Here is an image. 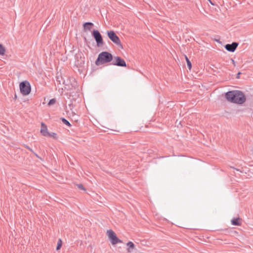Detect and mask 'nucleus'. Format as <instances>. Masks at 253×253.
<instances>
[{"mask_svg":"<svg viewBox=\"0 0 253 253\" xmlns=\"http://www.w3.org/2000/svg\"><path fill=\"white\" fill-rule=\"evenodd\" d=\"M107 35L112 42L118 46H122L121 42L119 38L113 31H108L107 32Z\"/></svg>","mask_w":253,"mask_h":253,"instance_id":"4","label":"nucleus"},{"mask_svg":"<svg viewBox=\"0 0 253 253\" xmlns=\"http://www.w3.org/2000/svg\"><path fill=\"white\" fill-rule=\"evenodd\" d=\"M47 137H51L55 139H58V135L55 132H49Z\"/></svg>","mask_w":253,"mask_h":253,"instance_id":"14","label":"nucleus"},{"mask_svg":"<svg viewBox=\"0 0 253 253\" xmlns=\"http://www.w3.org/2000/svg\"><path fill=\"white\" fill-rule=\"evenodd\" d=\"M19 89L21 94L24 95H28L31 91V87L30 83L27 81L21 82L19 84Z\"/></svg>","mask_w":253,"mask_h":253,"instance_id":"3","label":"nucleus"},{"mask_svg":"<svg viewBox=\"0 0 253 253\" xmlns=\"http://www.w3.org/2000/svg\"><path fill=\"white\" fill-rule=\"evenodd\" d=\"M27 148L29 150H30L31 152H33V150H32V149H31L30 147H29L28 146H27Z\"/></svg>","mask_w":253,"mask_h":253,"instance_id":"19","label":"nucleus"},{"mask_svg":"<svg viewBox=\"0 0 253 253\" xmlns=\"http://www.w3.org/2000/svg\"><path fill=\"white\" fill-rule=\"evenodd\" d=\"M126 246L128 247L127 249V251L128 253L132 252L134 249H135V245L134 243L131 241L128 242L126 244Z\"/></svg>","mask_w":253,"mask_h":253,"instance_id":"11","label":"nucleus"},{"mask_svg":"<svg viewBox=\"0 0 253 253\" xmlns=\"http://www.w3.org/2000/svg\"><path fill=\"white\" fill-rule=\"evenodd\" d=\"M113 60V56L109 52L104 51L100 53L95 61V64L100 66L110 62Z\"/></svg>","mask_w":253,"mask_h":253,"instance_id":"2","label":"nucleus"},{"mask_svg":"<svg viewBox=\"0 0 253 253\" xmlns=\"http://www.w3.org/2000/svg\"><path fill=\"white\" fill-rule=\"evenodd\" d=\"M238 45V43L235 42H233L232 44H227L225 45V49L230 52H234Z\"/></svg>","mask_w":253,"mask_h":253,"instance_id":"9","label":"nucleus"},{"mask_svg":"<svg viewBox=\"0 0 253 253\" xmlns=\"http://www.w3.org/2000/svg\"><path fill=\"white\" fill-rule=\"evenodd\" d=\"M98 46L102 45L103 44V41L100 33L97 30H94L92 33Z\"/></svg>","mask_w":253,"mask_h":253,"instance_id":"6","label":"nucleus"},{"mask_svg":"<svg viewBox=\"0 0 253 253\" xmlns=\"http://www.w3.org/2000/svg\"><path fill=\"white\" fill-rule=\"evenodd\" d=\"M40 129V132L42 134V135L47 137L49 133V131L47 128L46 125L43 123H42Z\"/></svg>","mask_w":253,"mask_h":253,"instance_id":"8","label":"nucleus"},{"mask_svg":"<svg viewBox=\"0 0 253 253\" xmlns=\"http://www.w3.org/2000/svg\"><path fill=\"white\" fill-rule=\"evenodd\" d=\"M185 58L187 64L188 68L189 70H191V69L192 68V64L186 55H185Z\"/></svg>","mask_w":253,"mask_h":253,"instance_id":"15","label":"nucleus"},{"mask_svg":"<svg viewBox=\"0 0 253 253\" xmlns=\"http://www.w3.org/2000/svg\"><path fill=\"white\" fill-rule=\"evenodd\" d=\"M93 26V24L91 22H86L83 24L84 31V32H87L91 30L92 27Z\"/></svg>","mask_w":253,"mask_h":253,"instance_id":"10","label":"nucleus"},{"mask_svg":"<svg viewBox=\"0 0 253 253\" xmlns=\"http://www.w3.org/2000/svg\"><path fill=\"white\" fill-rule=\"evenodd\" d=\"M113 64L114 65L121 66V67H126V65L125 61L119 56H115L114 57Z\"/></svg>","mask_w":253,"mask_h":253,"instance_id":"7","label":"nucleus"},{"mask_svg":"<svg viewBox=\"0 0 253 253\" xmlns=\"http://www.w3.org/2000/svg\"><path fill=\"white\" fill-rule=\"evenodd\" d=\"M6 49L4 46L0 43V55H4L5 53Z\"/></svg>","mask_w":253,"mask_h":253,"instance_id":"13","label":"nucleus"},{"mask_svg":"<svg viewBox=\"0 0 253 253\" xmlns=\"http://www.w3.org/2000/svg\"><path fill=\"white\" fill-rule=\"evenodd\" d=\"M106 233L113 245L121 243L122 242V241L117 237L116 233L113 230H108Z\"/></svg>","mask_w":253,"mask_h":253,"instance_id":"5","label":"nucleus"},{"mask_svg":"<svg viewBox=\"0 0 253 253\" xmlns=\"http://www.w3.org/2000/svg\"><path fill=\"white\" fill-rule=\"evenodd\" d=\"M63 123L65 124L66 125L69 126H71V124H70V123L67 121L66 120V119H62V120Z\"/></svg>","mask_w":253,"mask_h":253,"instance_id":"18","label":"nucleus"},{"mask_svg":"<svg viewBox=\"0 0 253 253\" xmlns=\"http://www.w3.org/2000/svg\"><path fill=\"white\" fill-rule=\"evenodd\" d=\"M62 241L61 239H58V240L57 241V245L56 247V250H60L62 247Z\"/></svg>","mask_w":253,"mask_h":253,"instance_id":"16","label":"nucleus"},{"mask_svg":"<svg viewBox=\"0 0 253 253\" xmlns=\"http://www.w3.org/2000/svg\"><path fill=\"white\" fill-rule=\"evenodd\" d=\"M231 223L233 225L240 226L241 225V221L240 218H235L231 220Z\"/></svg>","mask_w":253,"mask_h":253,"instance_id":"12","label":"nucleus"},{"mask_svg":"<svg viewBox=\"0 0 253 253\" xmlns=\"http://www.w3.org/2000/svg\"><path fill=\"white\" fill-rule=\"evenodd\" d=\"M232 62H233V64H234V65H235V62L234 60H232Z\"/></svg>","mask_w":253,"mask_h":253,"instance_id":"20","label":"nucleus"},{"mask_svg":"<svg viewBox=\"0 0 253 253\" xmlns=\"http://www.w3.org/2000/svg\"><path fill=\"white\" fill-rule=\"evenodd\" d=\"M225 97L228 101L239 104H243L246 101L244 94L238 90H232L226 92Z\"/></svg>","mask_w":253,"mask_h":253,"instance_id":"1","label":"nucleus"},{"mask_svg":"<svg viewBox=\"0 0 253 253\" xmlns=\"http://www.w3.org/2000/svg\"><path fill=\"white\" fill-rule=\"evenodd\" d=\"M35 155L37 157H38V155H37V154H35Z\"/></svg>","mask_w":253,"mask_h":253,"instance_id":"21","label":"nucleus"},{"mask_svg":"<svg viewBox=\"0 0 253 253\" xmlns=\"http://www.w3.org/2000/svg\"><path fill=\"white\" fill-rule=\"evenodd\" d=\"M56 99H54V98H53V99H51V100H50V101H49L48 103V106H51V105H52L53 104H54L55 103H56Z\"/></svg>","mask_w":253,"mask_h":253,"instance_id":"17","label":"nucleus"}]
</instances>
